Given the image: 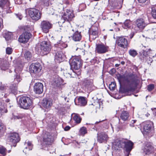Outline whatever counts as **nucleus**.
<instances>
[{"label":"nucleus","mask_w":156,"mask_h":156,"mask_svg":"<svg viewBox=\"0 0 156 156\" xmlns=\"http://www.w3.org/2000/svg\"><path fill=\"white\" fill-rule=\"evenodd\" d=\"M33 104L32 99L26 96L21 97L18 101V105L22 108L28 109L32 108Z\"/></svg>","instance_id":"1"},{"label":"nucleus","mask_w":156,"mask_h":156,"mask_svg":"<svg viewBox=\"0 0 156 156\" xmlns=\"http://www.w3.org/2000/svg\"><path fill=\"white\" fill-rule=\"evenodd\" d=\"M70 64L71 69L76 70L79 69L82 63L81 59L78 57H73L70 59Z\"/></svg>","instance_id":"2"},{"label":"nucleus","mask_w":156,"mask_h":156,"mask_svg":"<svg viewBox=\"0 0 156 156\" xmlns=\"http://www.w3.org/2000/svg\"><path fill=\"white\" fill-rule=\"evenodd\" d=\"M40 48L41 51H39V52H40V54L41 55H46L50 52L51 46L49 41H44L41 42Z\"/></svg>","instance_id":"3"},{"label":"nucleus","mask_w":156,"mask_h":156,"mask_svg":"<svg viewBox=\"0 0 156 156\" xmlns=\"http://www.w3.org/2000/svg\"><path fill=\"white\" fill-rule=\"evenodd\" d=\"M10 3L9 0H0V7L4 9V12L6 13L11 12V8L10 6Z\"/></svg>","instance_id":"4"},{"label":"nucleus","mask_w":156,"mask_h":156,"mask_svg":"<svg viewBox=\"0 0 156 156\" xmlns=\"http://www.w3.org/2000/svg\"><path fill=\"white\" fill-rule=\"evenodd\" d=\"M29 14L32 19L35 21L38 20L41 17V13L40 11L35 8L29 9Z\"/></svg>","instance_id":"5"},{"label":"nucleus","mask_w":156,"mask_h":156,"mask_svg":"<svg viewBox=\"0 0 156 156\" xmlns=\"http://www.w3.org/2000/svg\"><path fill=\"white\" fill-rule=\"evenodd\" d=\"M136 82L134 79H131L128 80L126 86L124 89L125 92H128L133 90L134 87L136 86Z\"/></svg>","instance_id":"6"},{"label":"nucleus","mask_w":156,"mask_h":156,"mask_svg":"<svg viewBox=\"0 0 156 156\" xmlns=\"http://www.w3.org/2000/svg\"><path fill=\"white\" fill-rule=\"evenodd\" d=\"M23 67V64L20 63L19 62H18L17 64L15 66V68L14 69V71L16 74V75L15 78V80H16L18 82L20 81L21 80V78L19 74L21 73Z\"/></svg>","instance_id":"7"},{"label":"nucleus","mask_w":156,"mask_h":156,"mask_svg":"<svg viewBox=\"0 0 156 156\" xmlns=\"http://www.w3.org/2000/svg\"><path fill=\"white\" fill-rule=\"evenodd\" d=\"M108 47L103 44H96L95 51L99 54H103L108 51Z\"/></svg>","instance_id":"8"},{"label":"nucleus","mask_w":156,"mask_h":156,"mask_svg":"<svg viewBox=\"0 0 156 156\" xmlns=\"http://www.w3.org/2000/svg\"><path fill=\"white\" fill-rule=\"evenodd\" d=\"M20 140V138L18 134L16 133H11L7 139L8 142H9L11 144H16Z\"/></svg>","instance_id":"9"},{"label":"nucleus","mask_w":156,"mask_h":156,"mask_svg":"<svg viewBox=\"0 0 156 156\" xmlns=\"http://www.w3.org/2000/svg\"><path fill=\"white\" fill-rule=\"evenodd\" d=\"M52 25L49 22L43 20L42 21L40 24V27L42 30L45 33H47L49 31V30L52 27Z\"/></svg>","instance_id":"10"},{"label":"nucleus","mask_w":156,"mask_h":156,"mask_svg":"<svg viewBox=\"0 0 156 156\" xmlns=\"http://www.w3.org/2000/svg\"><path fill=\"white\" fill-rule=\"evenodd\" d=\"M53 138L50 133L48 132L45 133L43 136V145H51L53 142Z\"/></svg>","instance_id":"11"},{"label":"nucleus","mask_w":156,"mask_h":156,"mask_svg":"<svg viewBox=\"0 0 156 156\" xmlns=\"http://www.w3.org/2000/svg\"><path fill=\"white\" fill-rule=\"evenodd\" d=\"M29 69L31 73H37L41 71L42 67L38 63H33L30 65Z\"/></svg>","instance_id":"12"},{"label":"nucleus","mask_w":156,"mask_h":156,"mask_svg":"<svg viewBox=\"0 0 156 156\" xmlns=\"http://www.w3.org/2000/svg\"><path fill=\"white\" fill-rule=\"evenodd\" d=\"M153 126V123L151 121H147L144 123V126L143 133L144 134H147L152 131Z\"/></svg>","instance_id":"13"},{"label":"nucleus","mask_w":156,"mask_h":156,"mask_svg":"<svg viewBox=\"0 0 156 156\" xmlns=\"http://www.w3.org/2000/svg\"><path fill=\"white\" fill-rule=\"evenodd\" d=\"M117 43L118 45L124 48H127L128 45V41L127 39L123 37H119L117 39Z\"/></svg>","instance_id":"14"},{"label":"nucleus","mask_w":156,"mask_h":156,"mask_svg":"<svg viewBox=\"0 0 156 156\" xmlns=\"http://www.w3.org/2000/svg\"><path fill=\"white\" fill-rule=\"evenodd\" d=\"M9 101V100L8 99H6L5 102L2 99H0V116L2 115V113L7 112V110L5 108L6 107L7 108Z\"/></svg>","instance_id":"15"},{"label":"nucleus","mask_w":156,"mask_h":156,"mask_svg":"<svg viewBox=\"0 0 156 156\" xmlns=\"http://www.w3.org/2000/svg\"><path fill=\"white\" fill-rule=\"evenodd\" d=\"M31 37V34L30 32H25L20 36L19 41L22 43H27Z\"/></svg>","instance_id":"16"},{"label":"nucleus","mask_w":156,"mask_h":156,"mask_svg":"<svg viewBox=\"0 0 156 156\" xmlns=\"http://www.w3.org/2000/svg\"><path fill=\"white\" fill-rule=\"evenodd\" d=\"M74 16L71 10L67 9L63 15L62 18L65 21H71Z\"/></svg>","instance_id":"17"},{"label":"nucleus","mask_w":156,"mask_h":156,"mask_svg":"<svg viewBox=\"0 0 156 156\" xmlns=\"http://www.w3.org/2000/svg\"><path fill=\"white\" fill-rule=\"evenodd\" d=\"M53 79L51 81V84L55 87H59L62 82V79L57 75H55L53 77Z\"/></svg>","instance_id":"18"},{"label":"nucleus","mask_w":156,"mask_h":156,"mask_svg":"<svg viewBox=\"0 0 156 156\" xmlns=\"http://www.w3.org/2000/svg\"><path fill=\"white\" fill-rule=\"evenodd\" d=\"M135 24L137 27L140 30L143 29L147 25L144 20L141 18L137 19L136 20Z\"/></svg>","instance_id":"19"},{"label":"nucleus","mask_w":156,"mask_h":156,"mask_svg":"<svg viewBox=\"0 0 156 156\" xmlns=\"http://www.w3.org/2000/svg\"><path fill=\"white\" fill-rule=\"evenodd\" d=\"M34 91L37 94H40L43 91V85L41 83H36L34 86Z\"/></svg>","instance_id":"20"},{"label":"nucleus","mask_w":156,"mask_h":156,"mask_svg":"<svg viewBox=\"0 0 156 156\" xmlns=\"http://www.w3.org/2000/svg\"><path fill=\"white\" fill-rule=\"evenodd\" d=\"M125 142V140H116L115 141L113 144V147L115 150H118L119 149L123 147V144Z\"/></svg>","instance_id":"21"},{"label":"nucleus","mask_w":156,"mask_h":156,"mask_svg":"<svg viewBox=\"0 0 156 156\" xmlns=\"http://www.w3.org/2000/svg\"><path fill=\"white\" fill-rule=\"evenodd\" d=\"M133 145V144L131 141L125 140L123 148H125L126 151L129 153L132 149Z\"/></svg>","instance_id":"22"},{"label":"nucleus","mask_w":156,"mask_h":156,"mask_svg":"<svg viewBox=\"0 0 156 156\" xmlns=\"http://www.w3.org/2000/svg\"><path fill=\"white\" fill-rule=\"evenodd\" d=\"M65 56L62 52H57L55 56V61L60 63L64 60Z\"/></svg>","instance_id":"23"},{"label":"nucleus","mask_w":156,"mask_h":156,"mask_svg":"<svg viewBox=\"0 0 156 156\" xmlns=\"http://www.w3.org/2000/svg\"><path fill=\"white\" fill-rule=\"evenodd\" d=\"M108 138L107 135L104 133H101L99 134H98V141L100 143L104 141L107 142Z\"/></svg>","instance_id":"24"},{"label":"nucleus","mask_w":156,"mask_h":156,"mask_svg":"<svg viewBox=\"0 0 156 156\" xmlns=\"http://www.w3.org/2000/svg\"><path fill=\"white\" fill-rule=\"evenodd\" d=\"M152 149L153 147L151 145L149 144H147L143 148L142 150L144 154L147 155L151 153Z\"/></svg>","instance_id":"25"},{"label":"nucleus","mask_w":156,"mask_h":156,"mask_svg":"<svg viewBox=\"0 0 156 156\" xmlns=\"http://www.w3.org/2000/svg\"><path fill=\"white\" fill-rule=\"evenodd\" d=\"M52 102V100L51 99H44L42 101V105L44 107L48 108L52 106L53 104Z\"/></svg>","instance_id":"26"},{"label":"nucleus","mask_w":156,"mask_h":156,"mask_svg":"<svg viewBox=\"0 0 156 156\" xmlns=\"http://www.w3.org/2000/svg\"><path fill=\"white\" fill-rule=\"evenodd\" d=\"M83 85L87 88L94 86L93 80L92 79H85L83 81Z\"/></svg>","instance_id":"27"},{"label":"nucleus","mask_w":156,"mask_h":156,"mask_svg":"<svg viewBox=\"0 0 156 156\" xmlns=\"http://www.w3.org/2000/svg\"><path fill=\"white\" fill-rule=\"evenodd\" d=\"M24 149L23 150V151L26 153L28 151L32 150L33 147V145L30 141H26L24 144Z\"/></svg>","instance_id":"28"},{"label":"nucleus","mask_w":156,"mask_h":156,"mask_svg":"<svg viewBox=\"0 0 156 156\" xmlns=\"http://www.w3.org/2000/svg\"><path fill=\"white\" fill-rule=\"evenodd\" d=\"M82 36L80 33L78 31H76L73 35L72 38L74 41H80L81 39Z\"/></svg>","instance_id":"29"},{"label":"nucleus","mask_w":156,"mask_h":156,"mask_svg":"<svg viewBox=\"0 0 156 156\" xmlns=\"http://www.w3.org/2000/svg\"><path fill=\"white\" fill-rule=\"evenodd\" d=\"M129 113L126 111L122 112L120 116V119L124 121L127 120L129 117Z\"/></svg>","instance_id":"30"},{"label":"nucleus","mask_w":156,"mask_h":156,"mask_svg":"<svg viewBox=\"0 0 156 156\" xmlns=\"http://www.w3.org/2000/svg\"><path fill=\"white\" fill-rule=\"evenodd\" d=\"M4 37L7 41H9L11 40L12 37V34L11 32H6L4 33Z\"/></svg>","instance_id":"31"},{"label":"nucleus","mask_w":156,"mask_h":156,"mask_svg":"<svg viewBox=\"0 0 156 156\" xmlns=\"http://www.w3.org/2000/svg\"><path fill=\"white\" fill-rule=\"evenodd\" d=\"M122 27L124 29H127L130 28L131 22L129 20H126L122 25Z\"/></svg>","instance_id":"32"},{"label":"nucleus","mask_w":156,"mask_h":156,"mask_svg":"<svg viewBox=\"0 0 156 156\" xmlns=\"http://www.w3.org/2000/svg\"><path fill=\"white\" fill-rule=\"evenodd\" d=\"M78 101L79 105H85L87 103L85 98L83 97H79L78 99Z\"/></svg>","instance_id":"33"},{"label":"nucleus","mask_w":156,"mask_h":156,"mask_svg":"<svg viewBox=\"0 0 156 156\" xmlns=\"http://www.w3.org/2000/svg\"><path fill=\"white\" fill-rule=\"evenodd\" d=\"M9 63L6 61L3 62V63H2L0 65L1 69L2 70H5L7 69L9 67Z\"/></svg>","instance_id":"34"},{"label":"nucleus","mask_w":156,"mask_h":156,"mask_svg":"<svg viewBox=\"0 0 156 156\" xmlns=\"http://www.w3.org/2000/svg\"><path fill=\"white\" fill-rule=\"evenodd\" d=\"M73 114L74 115L73 117V119L75 121V122L77 123H80L81 121V119L79 115L75 113H74Z\"/></svg>","instance_id":"35"},{"label":"nucleus","mask_w":156,"mask_h":156,"mask_svg":"<svg viewBox=\"0 0 156 156\" xmlns=\"http://www.w3.org/2000/svg\"><path fill=\"white\" fill-rule=\"evenodd\" d=\"M128 52L129 55L133 57H135L137 54V51L135 50L132 49H130Z\"/></svg>","instance_id":"36"},{"label":"nucleus","mask_w":156,"mask_h":156,"mask_svg":"<svg viewBox=\"0 0 156 156\" xmlns=\"http://www.w3.org/2000/svg\"><path fill=\"white\" fill-rule=\"evenodd\" d=\"M24 56L25 58L28 61L30 60L31 58L32 57V55L30 51H26Z\"/></svg>","instance_id":"37"},{"label":"nucleus","mask_w":156,"mask_h":156,"mask_svg":"<svg viewBox=\"0 0 156 156\" xmlns=\"http://www.w3.org/2000/svg\"><path fill=\"white\" fill-rule=\"evenodd\" d=\"M79 133L80 135L82 136H84L87 133L86 128L84 127H81Z\"/></svg>","instance_id":"38"},{"label":"nucleus","mask_w":156,"mask_h":156,"mask_svg":"<svg viewBox=\"0 0 156 156\" xmlns=\"http://www.w3.org/2000/svg\"><path fill=\"white\" fill-rule=\"evenodd\" d=\"M99 32L98 30H93L91 33H90V36H93V38H95L98 36Z\"/></svg>","instance_id":"39"},{"label":"nucleus","mask_w":156,"mask_h":156,"mask_svg":"<svg viewBox=\"0 0 156 156\" xmlns=\"http://www.w3.org/2000/svg\"><path fill=\"white\" fill-rule=\"evenodd\" d=\"M6 153L5 149L3 147H0V156H4Z\"/></svg>","instance_id":"40"},{"label":"nucleus","mask_w":156,"mask_h":156,"mask_svg":"<svg viewBox=\"0 0 156 156\" xmlns=\"http://www.w3.org/2000/svg\"><path fill=\"white\" fill-rule=\"evenodd\" d=\"M10 89L12 93L15 94L17 93V87L16 84L15 85H12L11 86Z\"/></svg>","instance_id":"41"},{"label":"nucleus","mask_w":156,"mask_h":156,"mask_svg":"<svg viewBox=\"0 0 156 156\" xmlns=\"http://www.w3.org/2000/svg\"><path fill=\"white\" fill-rule=\"evenodd\" d=\"M116 83L114 82H112L111 84L109 85V88L111 90H113L116 87Z\"/></svg>","instance_id":"42"},{"label":"nucleus","mask_w":156,"mask_h":156,"mask_svg":"<svg viewBox=\"0 0 156 156\" xmlns=\"http://www.w3.org/2000/svg\"><path fill=\"white\" fill-rule=\"evenodd\" d=\"M152 12L151 14L153 17L156 19V9L155 7H152Z\"/></svg>","instance_id":"43"},{"label":"nucleus","mask_w":156,"mask_h":156,"mask_svg":"<svg viewBox=\"0 0 156 156\" xmlns=\"http://www.w3.org/2000/svg\"><path fill=\"white\" fill-rule=\"evenodd\" d=\"M12 51V48L10 47H7L6 49V52L7 54H11Z\"/></svg>","instance_id":"44"},{"label":"nucleus","mask_w":156,"mask_h":156,"mask_svg":"<svg viewBox=\"0 0 156 156\" xmlns=\"http://www.w3.org/2000/svg\"><path fill=\"white\" fill-rule=\"evenodd\" d=\"M7 87L4 85L0 86V90L2 92L5 91L7 90Z\"/></svg>","instance_id":"45"},{"label":"nucleus","mask_w":156,"mask_h":156,"mask_svg":"<svg viewBox=\"0 0 156 156\" xmlns=\"http://www.w3.org/2000/svg\"><path fill=\"white\" fill-rule=\"evenodd\" d=\"M101 103H102L101 102H100L99 101H96L94 102V104L92 105L95 106V107L97 108H100V107Z\"/></svg>","instance_id":"46"},{"label":"nucleus","mask_w":156,"mask_h":156,"mask_svg":"<svg viewBox=\"0 0 156 156\" xmlns=\"http://www.w3.org/2000/svg\"><path fill=\"white\" fill-rule=\"evenodd\" d=\"M55 46L56 47H59L60 48H66L67 46V45L65 44H63L62 45V46L61 47V44L59 43V44H55Z\"/></svg>","instance_id":"47"},{"label":"nucleus","mask_w":156,"mask_h":156,"mask_svg":"<svg viewBox=\"0 0 156 156\" xmlns=\"http://www.w3.org/2000/svg\"><path fill=\"white\" fill-rule=\"evenodd\" d=\"M154 88V86L153 84H150L147 86L148 90L150 91L152 90Z\"/></svg>","instance_id":"48"},{"label":"nucleus","mask_w":156,"mask_h":156,"mask_svg":"<svg viewBox=\"0 0 156 156\" xmlns=\"http://www.w3.org/2000/svg\"><path fill=\"white\" fill-rule=\"evenodd\" d=\"M86 7V5L82 3L80 4L79 7V9L81 10H82L84 9Z\"/></svg>","instance_id":"49"},{"label":"nucleus","mask_w":156,"mask_h":156,"mask_svg":"<svg viewBox=\"0 0 156 156\" xmlns=\"http://www.w3.org/2000/svg\"><path fill=\"white\" fill-rule=\"evenodd\" d=\"M15 15L16 17L18 18L20 20H21L23 18V16L21 13H18L17 14H15Z\"/></svg>","instance_id":"50"},{"label":"nucleus","mask_w":156,"mask_h":156,"mask_svg":"<svg viewBox=\"0 0 156 156\" xmlns=\"http://www.w3.org/2000/svg\"><path fill=\"white\" fill-rule=\"evenodd\" d=\"M3 26V20L0 19V30L2 29Z\"/></svg>","instance_id":"51"},{"label":"nucleus","mask_w":156,"mask_h":156,"mask_svg":"<svg viewBox=\"0 0 156 156\" xmlns=\"http://www.w3.org/2000/svg\"><path fill=\"white\" fill-rule=\"evenodd\" d=\"M147 51H144L143 52V55H143V57L144 58V57H147Z\"/></svg>","instance_id":"52"},{"label":"nucleus","mask_w":156,"mask_h":156,"mask_svg":"<svg viewBox=\"0 0 156 156\" xmlns=\"http://www.w3.org/2000/svg\"><path fill=\"white\" fill-rule=\"evenodd\" d=\"M124 75H119V76H118V78L119 80H121L122 79L124 78Z\"/></svg>","instance_id":"53"},{"label":"nucleus","mask_w":156,"mask_h":156,"mask_svg":"<svg viewBox=\"0 0 156 156\" xmlns=\"http://www.w3.org/2000/svg\"><path fill=\"white\" fill-rule=\"evenodd\" d=\"M136 121V120H132L131 121V123L130 124V125L131 126H133L134 125H133V123H134Z\"/></svg>","instance_id":"54"},{"label":"nucleus","mask_w":156,"mask_h":156,"mask_svg":"<svg viewBox=\"0 0 156 156\" xmlns=\"http://www.w3.org/2000/svg\"><path fill=\"white\" fill-rule=\"evenodd\" d=\"M70 127L69 126H66L64 128L65 131H68L70 129Z\"/></svg>","instance_id":"55"},{"label":"nucleus","mask_w":156,"mask_h":156,"mask_svg":"<svg viewBox=\"0 0 156 156\" xmlns=\"http://www.w3.org/2000/svg\"><path fill=\"white\" fill-rule=\"evenodd\" d=\"M147 0H138V2L140 3H144Z\"/></svg>","instance_id":"56"},{"label":"nucleus","mask_w":156,"mask_h":156,"mask_svg":"<svg viewBox=\"0 0 156 156\" xmlns=\"http://www.w3.org/2000/svg\"><path fill=\"white\" fill-rule=\"evenodd\" d=\"M20 118L18 116H14V119H19Z\"/></svg>","instance_id":"57"},{"label":"nucleus","mask_w":156,"mask_h":156,"mask_svg":"<svg viewBox=\"0 0 156 156\" xmlns=\"http://www.w3.org/2000/svg\"><path fill=\"white\" fill-rule=\"evenodd\" d=\"M121 63L122 64L124 65L125 63V62L123 61H122L121 62Z\"/></svg>","instance_id":"58"},{"label":"nucleus","mask_w":156,"mask_h":156,"mask_svg":"<svg viewBox=\"0 0 156 156\" xmlns=\"http://www.w3.org/2000/svg\"><path fill=\"white\" fill-rule=\"evenodd\" d=\"M133 35H134V34H132V36L130 37L131 38H132L133 37Z\"/></svg>","instance_id":"59"},{"label":"nucleus","mask_w":156,"mask_h":156,"mask_svg":"<svg viewBox=\"0 0 156 156\" xmlns=\"http://www.w3.org/2000/svg\"><path fill=\"white\" fill-rule=\"evenodd\" d=\"M136 28H137L136 27ZM135 31L136 32L138 31V30L137 29H135Z\"/></svg>","instance_id":"60"},{"label":"nucleus","mask_w":156,"mask_h":156,"mask_svg":"<svg viewBox=\"0 0 156 156\" xmlns=\"http://www.w3.org/2000/svg\"><path fill=\"white\" fill-rule=\"evenodd\" d=\"M154 114L155 115H156V111L155 112Z\"/></svg>","instance_id":"61"},{"label":"nucleus","mask_w":156,"mask_h":156,"mask_svg":"<svg viewBox=\"0 0 156 156\" xmlns=\"http://www.w3.org/2000/svg\"><path fill=\"white\" fill-rule=\"evenodd\" d=\"M9 107L10 108H11V105H10V106H9Z\"/></svg>","instance_id":"62"},{"label":"nucleus","mask_w":156,"mask_h":156,"mask_svg":"<svg viewBox=\"0 0 156 156\" xmlns=\"http://www.w3.org/2000/svg\"><path fill=\"white\" fill-rule=\"evenodd\" d=\"M98 122H96V123H98Z\"/></svg>","instance_id":"63"},{"label":"nucleus","mask_w":156,"mask_h":156,"mask_svg":"<svg viewBox=\"0 0 156 156\" xmlns=\"http://www.w3.org/2000/svg\"><path fill=\"white\" fill-rule=\"evenodd\" d=\"M149 50H151V49H149Z\"/></svg>","instance_id":"64"}]
</instances>
